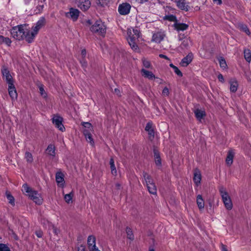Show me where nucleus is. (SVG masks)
<instances>
[{
	"mask_svg": "<svg viewBox=\"0 0 251 251\" xmlns=\"http://www.w3.org/2000/svg\"><path fill=\"white\" fill-rule=\"evenodd\" d=\"M140 31L137 28L128 29L127 30L128 43L133 50H137L138 49L137 41L140 36Z\"/></svg>",
	"mask_w": 251,
	"mask_h": 251,
	"instance_id": "1",
	"label": "nucleus"
},
{
	"mask_svg": "<svg viewBox=\"0 0 251 251\" xmlns=\"http://www.w3.org/2000/svg\"><path fill=\"white\" fill-rule=\"evenodd\" d=\"M143 176L149 193L153 195H156L157 193L156 187L151 176L144 172L143 173Z\"/></svg>",
	"mask_w": 251,
	"mask_h": 251,
	"instance_id": "2",
	"label": "nucleus"
},
{
	"mask_svg": "<svg viewBox=\"0 0 251 251\" xmlns=\"http://www.w3.org/2000/svg\"><path fill=\"white\" fill-rule=\"evenodd\" d=\"M23 25H19L12 27L11 30V34L12 36L18 40H21L24 39L25 31Z\"/></svg>",
	"mask_w": 251,
	"mask_h": 251,
	"instance_id": "3",
	"label": "nucleus"
},
{
	"mask_svg": "<svg viewBox=\"0 0 251 251\" xmlns=\"http://www.w3.org/2000/svg\"><path fill=\"white\" fill-rule=\"evenodd\" d=\"M92 32L104 36L106 32V27L101 21H96L91 27Z\"/></svg>",
	"mask_w": 251,
	"mask_h": 251,
	"instance_id": "4",
	"label": "nucleus"
},
{
	"mask_svg": "<svg viewBox=\"0 0 251 251\" xmlns=\"http://www.w3.org/2000/svg\"><path fill=\"white\" fill-rule=\"evenodd\" d=\"M220 194L222 197L223 201L226 208L228 210H230L232 208V203L227 193L223 187H221L219 189Z\"/></svg>",
	"mask_w": 251,
	"mask_h": 251,
	"instance_id": "5",
	"label": "nucleus"
},
{
	"mask_svg": "<svg viewBox=\"0 0 251 251\" xmlns=\"http://www.w3.org/2000/svg\"><path fill=\"white\" fill-rule=\"evenodd\" d=\"M63 118L58 115H54L52 119V123L60 130L63 131L65 127L62 124Z\"/></svg>",
	"mask_w": 251,
	"mask_h": 251,
	"instance_id": "6",
	"label": "nucleus"
},
{
	"mask_svg": "<svg viewBox=\"0 0 251 251\" xmlns=\"http://www.w3.org/2000/svg\"><path fill=\"white\" fill-rule=\"evenodd\" d=\"M131 5L127 2L120 4L118 7V12L122 15H126L130 12Z\"/></svg>",
	"mask_w": 251,
	"mask_h": 251,
	"instance_id": "7",
	"label": "nucleus"
},
{
	"mask_svg": "<svg viewBox=\"0 0 251 251\" xmlns=\"http://www.w3.org/2000/svg\"><path fill=\"white\" fill-rule=\"evenodd\" d=\"M28 196L32 200L38 205L41 204L43 202V199L41 195L36 191L33 190L31 191Z\"/></svg>",
	"mask_w": 251,
	"mask_h": 251,
	"instance_id": "8",
	"label": "nucleus"
},
{
	"mask_svg": "<svg viewBox=\"0 0 251 251\" xmlns=\"http://www.w3.org/2000/svg\"><path fill=\"white\" fill-rule=\"evenodd\" d=\"M79 14V11L78 9L71 8L69 12L66 13V16L68 18H71L74 21H75L77 20Z\"/></svg>",
	"mask_w": 251,
	"mask_h": 251,
	"instance_id": "9",
	"label": "nucleus"
},
{
	"mask_svg": "<svg viewBox=\"0 0 251 251\" xmlns=\"http://www.w3.org/2000/svg\"><path fill=\"white\" fill-rule=\"evenodd\" d=\"M77 6L83 11H86L90 7L91 2L89 0H77Z\"/></svg>",
	"mask_w": 251,
	"mask_h": 251,
	"instance_id": "10",
	"label": "nucleus"
},
{
	"mask_svg": "<svg viewBox=\"0 0 251 251\" xmlns=\"http://www.w3.org/2000/svg\"><path fill=\"white\" fill-rule=\"evenodd\" d=\"M8 93L12 100L17 99L18 95L13 83H10L8 85Z\"/></svg>",
	"mask_w": 251,
	"mask_h": 251,
	"instance_id": "11",
	"label": "nucleus"
},
{
	"mask_svg": "<svg viewBox=\"0 0 251 251\" xmlns=\"http://www.w3.org/2000/svg\"><path fill=\"white\" fill-rule=\"evenodd\" d=\"M45 19L44 18L42 17L40 19V20L37 22L36 25L34 27H32L33 32L36 34H37L39 30L41 28L45 25Z\"/></svg>",
	"mask_w": 251,
	"mask_h": 251,
	"instance_id": "12",
	"label": "nucleus"
},
{
	"mask_svg": "<svg viewBox=\"0 0 251 251\" xmlns=\"http://www.w3.org/2000/svg\"><path fill=\"white\" fill-rule=\"evenodd\" d=\"M176 5L181 10L188 11L189 6L185 2V0H175Z\"/></svg>",
	"mask_w": 251,
	"mask_h": 251,
	"instance_id": "13",
	"label": "nucleus"
},
{
	"mask_svg": "<svg viewBox=\"0 0 251 251\" xmlns=\"http://www.w3.org/2000/svg\"><path fill=\"white\" fill-rule=\"evenodd\" d=\"M193 55L192 53H189L186 57L183 58L180 64L182 67L187 66L192 61Z\"/></svg>",
	"mask_w": 251,
	"mask_h": 251,
	"instance_id": "14",
	"label": "nucleus"
},
{
	"mask_svg": "<svg viewBox=\"0 0 251 251\" xmlns=\"http://www.w3.org/2000/svg\"><path fill=\"white\" fill-rule=\"evenodd\" d=\"M46 153L50 156V158L53 159L55 157V147L53 144H50L46 150Z\"/></svg>",
	"mask_w": 251,
	"mask_h": 251,
	"instance_id": "15",
	"label": "nucleus"
},
{
	"mask_svg": "<svg viewBox=\"0 0 251 251\" xmlns=\"http://www.w3.org/2000/svg\"><path fill=\"white\" fill-rule=\"evenodd\" d=\"M36 34L33 31L30 32L29 30L25 31L24 39L29 43H32L36 36Z\"/></svg>",
	"mask_w": 251,
	"mask_h": 251,
	"instance_id": "16",
	"label": "nucleus"
},
{
	"mask_svg": "<svg viewBox=\"0 0 251 251\" xmlns=\"http://www.w3.org/2000/svg\"><path fill=\"white\" fill-rule=\"evenodd\" d=\"M2 73L4 77H5L7 83L9 85L10 83H13L12 77L9 73V71L7 69H3L2 70Z\"/></svg>",
	"mask_w": 251,
	"mask_h": 251,
	"instance_id": "17",
	"label": "nucleus"
},
{
	"mask_svg": "<svg viewBox=\"0 0 251 251\" xmlns=\"http://www.w3.org/2000/svg\"><path fill=\"white\" fill-rule=\"evenodd\" d=\"M175 29L177 31H184L188 27V25L184 23H178L176 22L173 25Z\"/></svg>",
	"mask_w": 251,
	"mask_h": 251,
	"instance_id": "18",
	"label": "nucleus"
},
{
	"mask_svg": "<svg viewBox=\"0 0 251 251\" xmlns=\"http://www.w3.org/2000/svg\"><path fill=\"white\" fill-rule=\"evenodd\" d=\"M195 116L199 121H201L206 115L205 112L201 109H196L194 111Z\"/></svg>",
	"mask_w": 251,
	"mask_h": 251,
	"instance_id": "19",
	"label": "nucleus"
},
{
	"mask_svg": "<svg viewBox=\"0 0 251 251\" xmlns=\"http://www.w3.org/2000/svg\"><path fill=\"white\" fill-rule=\"evenodd\" d=\"M141 73L144 77L147 78L149 79L152 80L155 78V75L151 72L149 71L144 69H142L141 70Z\"/></svg>",
	"mask_w": 251,
	"mask_h": 251,
	"instance_id": "20",
	"label": "nucleus"
},
{
	"mask_svg": "<svg viewBox=\"0 0 251 251\" xmlns=\"http://www.w3.org/2000/svg\"><path fill=\"white\" fill-rule=\"evenodd\" d=\"M164 35L161 32H157L153 34L152 41L156 43H160L164 39Z\"/></svg>",
	"mask_w": 251,
	"mask_h": 251,
	"instance_id": "21",
	"label": "nucleus"
},
{
	"mask_svg": "<svg viewBox=\"0 0 251 251\" xmlns=\"http://www.w3.org/2000/svg\"><path fill=\"white\" fill-rule=\"evenodd\" d=\"M152 124L151 123L149 122L147 123L145 127V130L148 131L150 138H153L154 136V131L153 128L152 127Z\"/></svg>",
	"mask_w": 251,
	"mask_h": 251,
	"instance_id": "22",
	"label": "nucleus"
},
{
	"mask_svg": "<svg viewBox=\"0 0 251 251\" xmlns=\"http://www.w3.org/2000/svg\"><path fill=\"white\" fill-rule=\"evenodd\" d=\"M84 135L87 142L90 143L92 146H94V141L92 138L91 134L87 129H84L83 131Z\"/></svg>",
	"mask_w": 251,
	"mask_h": 251,
	"instance_id": "23",
	"label": "nucleus"
},
{
	"mask_svg": "<svg viewBox=\"0 0 251 251\" xmlns=\"http://www.w3.org/2000/svg\"><path fill=\"white\" fill-rule=\"evenodd\" d=\"M201 177L200 172L199 170L195 171L193 180L197 185H198L201 181Z\"/></svg>",
	"mask_w": 251,
	"mask_h": 251,
	"instance_id": "24",
	"label": "nucleus"
},
{
	"mask_svg": "<svg viewBox=\"0 0 251 251\" xmlns=\"http://www.w3.org/2000/svg\"><path fill=\"white\" fill-rule=\"evenodd\" d=\"M197 204L200 210L203 209L204 207V201L201 195H199L197 197Z\"/></svg>",
	"mask_w": 251,
	"mask_h": 251,
	"instance_id": "25",
	"label": "nucleus"
},
{
	"mask_svg": "<svg viewBox=\"0 0 251 251\" xmlns=\"http://www.w3.org/2000/svg\"><path fill=\"white\" fill-rule=\"evenodd\" d=\"M234 154V153L232 151H230L228 152L226 160L227 165L230 166L232 164Z\"/></svg>",
	"mask_w": 251,
	"mask_h": 251,
	"instance_id": "26",
	"label": "nucleus"
},
{
	"mask_svg": "<svg viewBox=\"0 0 251 251\" xmlns=\"http://www.w3.org/2000/svg\"><path fill=\"white\" fill-rule=\"evenodd\" d=\"M230 90L232 92H235L237 91L238 84L237 81L235 79H231L229 81Z\"/></svg>",
	"mask_w": 251,
	"mask_h": 251,
	"instance_id": "27",
	"label": "nucleus"
},
{
	"mask_svg": "<svg viewBox=\"0 0 251 251\" xmlns=\"http://www.w3.org/2000/svg\"><path fill=\"white\" fill-rule=\"evenodd\" d=\"M64 175L61 172H58L56 174L55 178L56 182L61 185L64 181Z\"/></svg>",
	"mask_w": 251,
	"mask_h": 251,
	"instance_id": "28",
	"label": "nucleus"
},
{
	"mask_svg": "<svg viewBox=\"0 0 251 251\" xmlns=\"http://www.w3.org/2000/svg\"><path fill=\"white\" fill-rule=\"evenodd\" d=\"M87 243L89 249L96 245V238L93 235H90L88 237Z\"/></svg>",
	"mask_w": 251,
	"mask_h": 251,
	"instance_id": "29",
	"label": "nucleus"
},
{
	"mask_svg": "<svg viewBox=\"0 0 251 251\" xmlns=\"http://www.w3.org/2000/svg\"><path fill=\"white\" fill-rule=\"evenodd\" d=\"M153 153L156 165L160 166L161 165V161L159 152L157 150H154Z\"/></svg>",
	"mask_w": 251,
	"mask_h": 251,
	"instance_id": "30",
	"label": "nucleus"
},
{
	"mask_svg": "<svg viewBox=\"0 0 251 251\" xmlns=\"http://www.w3.org/2000/svg\"><path fill=\"white\" fill-rule=\"evenodd\" d=\"M238 28L241 31L245 32L247 35L250 34V30L247 27V25L243 24H239L238 25Z\"/></svg>",
	"mask_w": 251,
	"mask_h": 251,
	"instance_id": "31",
	"label": "nucleus"
},
{
	"mask_svg": "<svg viewBox=\"0 0 251 251\" xmlns=\"http://www.w3.org/2000/svg\"><path fill=\"white\" fill-rule=\"evenodd\" d=\"M5 43L8 46H10L11 43V40L8 37H4L2 35H0V44Z\"/></svg>",
	"mask_w": 251,
	"mask_h": 251,
	"instance_id": "32",
	"label": "nucleus"
},
{
	"mask_svg": "<svg viewBox=\"0 0 251 251\" xmlns=\"http://www.w3.org/2000/svg\"><path fill=\"white\" fill-rule=\"evenodd\" d=\"M109 164H110V169H111V171L112 174L114 176H116L117 171L116 169V167L115 166L114 159L112 158H110V161H109Z\"/></svg>",
	"mask_w": 251,
	"mask_h": 251,
	"instance_id": "33",
	"label": "nucleus"
},
{
	"mask_svg": "<svg viewBox=\"0 0 251 251\" xmlns=\"http://www.w3.org/2000/svg\"><path fill=\"white\" fill-rule=\"evenodd\" d=\"M244 53L245 59L247 62L250 63L251 61V51L249 50H245Z\"/></svg>",
	"mask_w": 251,
	"mask_h": 251,
	"instance_id": "34",
	"label": "nucleus"
},
{
	"mask_svg": "<svg viewBox=\"0 0 251 251\" xmlns=\"http://www.w3.org/2000/svg\"><path fill=\"white\" fill-rule=\"evenodd\" d=\"M126 233L127 234V237L131 240L134 239V235L132 233L131 229L129 227H127L126 228Z\"/></svg>",
	"mask_w": 251,
	"mask_h": 251,
	"instance_id": "35",
	"label": "nucleus"
},
{
	"mask_svg": "<svg viewBox=\"0 0 251 251\" xmlns=\"http://www.w3.org/2000/svg\"><path fill=\"white\" fill-rule=\"evenodd\" d=\"M33 190L30 188L27 184H24L23 185L22 191L27 194L28 196L31 193Z\"/></svg>",
	"mask_w": 251,
	"mask_h": 251,
	"instance_id": "36",
	"label": "nucleus"
},
{
	"mask_svg": "<svg viewBox=\"0 0 251 251\" xmlns=\"http://www.w3.org/2000/svg\"><path fill=\"white\" fill-rule=\"evenodd\" d=\"M74 196V193L73 192H71L68 194H66L64 196V200L65 201L69 203L70 201H72L73 197Z\"/></svg>",
	"mask_w": 251,
	"mask_h": 251,
	"instance_id": "37",
	"label": "nucleus"
},
{
	"mask_svg": "<svg viewBox=\"0 0 251 251\" xmlns=\"http://www.w3.org/2000/svg\"><path fill=\"white\" fill-rule=\"evenodd\" d=\"M169 66L174 69V72L177 75L179 76H182V73L177 67L173 65L172 63L170 64Z\"/></svg>",
	"mask_w": 251,
	"mask_h": 251,
	"instance_id": "38",
	"label": "nucleus"
},
{
	"mask_svg": "<svg viewBox=\"0 0 251 251\" xmlns=\"http://www.w3.org/2000/svg\"><path fill=\"white\" fill-rule=\"evenodd\" d=\"M6 196L7 199H8L9 202L12 205H14V197L10 194V193L6 192Z\"/></svg>",
	"mask_w": 251,
	"mask_h": 251,
	"instance_id": "39",
	"label": "nucleus"
},
{
	"mask_svg": "<svg viewBox=\"0 0 251 251\" xmlns=\"http://www.w3.org/2000/svg\"><path fill=\"white\" fill-rule=\"evenodd\" d=\"M25 158L28 162L31 163L33 161V157L31 153L26 152L25 153Z\"/></svg>",
	"mask_w": 251,
	"mask_h": 251,
	"instance_id": "40",
	"label": "nucleus"
},
{
	"mask_svg": "<svg viewBox=\"0 0 251 251\" xmlns=\"http://www.w3.org/2000/svg\"><path fill=\"white\" fill-rule=\"evenodd\" d=\"M165 19L169 21H171V22H177V20H176V17L173 15L166 16L165 17Z\"/></svg>",
	"mask_w": 251,
	"mask_h": 251,
	"instance_id": "41",
	"label": "nucleus"
},
{
	"mask_svg": "<svg viewBox=\"0 0 251 251\" xmlns=\"http://www.w3.org/2000/svg\"><path fill=\"white\" fill-rule=\"evenodd\" d=\"M189 39L187 38H185L182 42L180 47L181 48H186L189 45Z\"/></svg>",
	"mask_w": 251,
	"mask_h": 251,
	"instance_id": "42",
	"label": "nucleus"
},
{
	"mask_svg": "<svg viewBox=\"0 0 251 251\" xmlns=\"http://www.w3.org/2000/svg\"><path fill=\"white\" fill-rule=\"evenodd\" d=\"M0 251H10V250L5 244L0 243Z\"/></svg>",
	"mask_w": 251,
	"mask_h": 251,
	"instance_id": "43",
	"label": "nucleus"
},
{
	"mask_svg": "<svg viewBox=\"0 0 251 251\" xmlns=\"http://www.w3.org/2000/svg\"><path fill=\"white\" fill-rule=\"evenodd\" d=\"M219 63H220V65L221 67L223 68H226V67L227 66L226 62L225 60L224 59H221L219 60Z\"/></svg>",
	"mask_w": 251,
	"mask_h": 251,
	"instance_id": "44",
	"label": "nucleus"
},
{
	"mask_svg": "<svg viewBox=\"0 0 251 251\" xmlns=\"http://www.w3.org/2000/svg\"><path fill=\"white\" fill-rule=\"evenodd\" d=\"M39 90H40V94L41 95V96L44 97V98H46L47 96L45 91L44 90V88H43V87L42 86H40L39 87Z\"/></svg>",
	"mask_w": 251,
	"mask_h": 251,
	"instance_id": "45",
	"label": "nucleus"
},
{
	"mask_svg": "<svg viewBox=\"0 0 251 251\" xmlns=\"http://www.w3.org/2000/svg\"><path fill=\"white\" fill-rule=\"evenodd\" d=\"M143 64L144 66L146 68H149L151 66L150 62L146 59L143 60Z\"/></svg>",
	"mask_w": 251,
	"mask_h": 251,
	"instance_id": "46",
	"label": "nucleus"
},
{
	"mask_svg": "<svg viewBox=\"0 0 251 251\" xmlns=\"http://www.w3.org/2000/svg\"><path fill=\"white\" fill-rule=\"evenodd\" d=\"M80 62L83 68H85L87 67V63L84 58H82V59L80 60Z\"/></svg>",
	"mask_w": 251,
	"mask_h": 251,
	"instance_id": "47",
	"label": "nucleus"
},
{
	"mask_svg": "<svg viewBox=\"0 0 251 251\" xmlns=\"http://www.w3.org/2000/svg\"><path fill=\"white\" fill-rule=\"evenodd\" d=\"M162 94L164 95V96H168L169 95V89L167 87H165L163 91H162Z\"/></svg>",
	"mask_w": 251,
	"mask_h": 251,
	"instance_id": "48",
	"label": "nucleus"
},
{
	"mask_svg": "<svg viewBox=\"0 0 251 251\" xmlns=\"http://www.w3.org/2000/svg\"><path fill=\"white\" fill-rule=\"evenodd\" d=\"M82 125L84 127L86 128H90L91 127V124L88 122H84L82 124Z\"/></svg>",
	"mask_w": 251,
	"mask_h": 251,
	"instance_id": "49",
	"label": "nucleus"
},
{
	"mask_svg": "<svg viewBox=\"0 0 251 251\" xmlns=\"http://www.w3.org/2000/svg\"><path fill=\"white\" fill-rule=\"evenodd\" d=\"M90 251H100L99 250L98 248L96 247V246H92V248L89 249Z\"/></svg>",
	"mask_w": 251,
	"mask_h": 251,
	"instance_id": "50",
	"label": "nucleus"
},
{
	"mask_svg": "<svg viewBox=\"0 0 251 251\" xmlns=\"http://www.w3.org/2000/svg\"><path fill=\"white\" fill-rule=\"evenodd\" d=\"M35 234H36V236L39 238H41L43 236V233L41 231H36Z\"/></svg>",
	"mask_w": 251,
	"mask_h": 251,
	"instance_id": "51",
	"label": "nucleus"
},
{
	"mask_svg": "<svg viewBox=\"0 0 251 251\" xmlns=\"http://www.w3.org/2000/svg\"><path fill=\"white\" fill-rule=\"evenodd\" d=\"M218 78L221 82H224V79L223 75L222 74H219L218 76Z\"/></svg>",
	"mask_w": 251,
	"mask_h": 251,
	"instance_id": "52",
	"label": "nucleus"
},
{
	"mask_svg": "<svg viewBox=\"0 0 251 251\" xmlns=\"http://www.w3.org/2000/svg\"><path fill=\"white\" fill-rule=\"evenodd\" d=\"M213 1L218 5H221L222 4V0H213Z\"/></svg>",
	"mask_w": 251,
	"mask_h": 251,
	"instance_id": "53",
	"label": "nucleus"
},
{
	"mask_svg": "<svg viewBox=\"0 0 251 251\" xmlns=\"http://www.w3.org/2000/svg\"><path fill=\"white\" fill-rule=\"evenodd\" d=\"M86 55V51L85 49L81 50V55L82 58H84Z\"/></svg>",
	"mask_w": 251,
	"mask_h": 251,
	"instance_id": "54",
	"label": "nucleus"
},
{
	"mask_svg": "<svg viewBox=\"0 0 251 251\" xmlns=\"http://www.w3.org/2000/svg\"><path fill=\"white\" fill-rule=\"evenodd\" d=\"M78 251H86V250L85 247L81 245L80 247L78 248Z\"/></svg>",
	"mask_w": 251,
	"mask_h": 251,
	"instance_id": "55",
	"label": "nucleus"
},
{
	"mask_svg": "<svg viewBox=\"0 0 251 251\" xmlns=\"http://www.w3.org/2000/svg\"><path fill=\"white\" fill-rule=\"evenodd\" d=\"M159 56L160 57V58H165L166 59H168L169 60V58L166 56V55H165L164 54H160L159 55Z\"/></svg>",
	"mask_w": 251,
	"mask_h": 251,
	"instance_id": "56",
	"label": "nucleus"
},
{
	"mask_svg": "<svg viewBox=\"0 0 251 251\" xmlns=\"http://www.w3.org/2000/svg\"><path fill=\"white\" fill-rule=\"evenodd\" d=\"M114 92L115 94H116L117 95H120V90L118 89V88H115L114 89Z\"/></svg>",
	"mask_w": 251,
	"mask_h": 251,
	"instance_id": "57",
	"label": "nucleus"
},
{
	"mask_svg": "<svg viewBox=\"0 0 251 251\" xmlns=\"http://www.w3.org/2000/svg\"><path fill=\"white\" fill-rule=\"evenodd\" d=\"M102 2L103 3V4H107L108 2H109L111 0H101Z\"/></svg>",
	"mask_w": 251,
	"mask_h": 251,
	"instance_id": "58",
	"label": "nucleus"
},
{
	"mask_svg": "<svg viewBox=\"0 0 251 251\" xmlns=\"http://www.w3.org/2000/svg\"><path fill=\"white\" fill-rule=\"evenodd\" d=\"M116 186L117 187V188L118 189H120V187H121V185L119 184V183H117L116 184Z\"/></svg>",
	"mask_w": 251,
	"mask_h": 251,
	"instance_id": "59",
	"label": "nucleus"
},
{
	"mask_svg": "<svg viewBox=\"0 0 251 251\" xmlns=\"http://www.w3.org/2000/svg\"><path fill=\"white\" fill-rule=\"evenodd\" d=\"M53 230H54V232L55 234H57V233H58V231H57V229H56V228H54Z\"/></svg>",
	"mask_w": 251,
	"mask_h": 251,
	"instance_id": "60",
	"label": "nucleus"
},
{
	"mask_svg": "<svg viewBox=\"0 0 251 251\" xmlns=\"http://www.w3.org/2000/svg\"><path fill=\"white\" fill-rule=\"evenodd\" d=\"M222 251H228L224 247L223 248Z\"/></svg>",
	"mask_w": 251,
	"mask_h": 251,
	"instance_id": "61",
	"label": "nucleus"
},
{
	"mask_svg": "<svg viewBox=\"0 0 251 251\" xmlns=\"http://www.w3.org/2000/svg\"><path fill=\"white\" fill-rule=\"evenodd\" d=\"M87 23H88L89 25H90V24H91V23L90 22V20H88V21H87Z\"/></svg>",
	"mask_w": 251,
	"mask_h": 251,
	"instance_id": "62",
	"label": "nucleus"
},
{
	"mask_svg": "<svg viewBox=\"0 0 251 251\" xmlns=\"http://www.w3.org/2000/svg\"><path fill=\"white\" fill-rule=\"evenodd\" d=\"M149 251H154L153 249H150Z\"/></svg>",
	"mask_w": 251,
	"mask_h": 251,
	"instance_id": "63",
	"label": "nucleus"
}]
</instances>
